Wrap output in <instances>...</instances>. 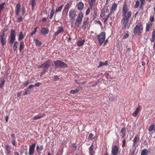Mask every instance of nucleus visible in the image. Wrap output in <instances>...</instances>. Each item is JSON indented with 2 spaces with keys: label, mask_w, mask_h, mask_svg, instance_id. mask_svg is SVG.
<instances>
[{
  "label": "nucleus",
  "mask_w": 155,
  "mask_h": 155,
  "mask_svg": "<svg viewBox=\"0 0 155 155\" xmlns=\"http://www.w3.org/2000/svg\"><path fill=\"white\" fill-rule=\"evenodd\" d=\"M128 8L126 4H124L122 10V16L123 18L121 19V23L122 25V29H124L127 28H129L130 25H129V19L132 15V12L128 11Z\"/></svg>",
  "instance_id": "obj_1"
},
{
  "label": "nucleus",
  "mask_w": 155,
  "mask_h": 155,
  "mask_svg": "<svg viewBox=\"0 0 155 155\" xmlns=\"http://www.w3.org/2000/svg\"><path fill=\"white\" fill-rule=\"evenodd\" d=\"M16 39V33L15 30L14 29H12L11 31L10 35L8 38L9 43L12 44L14 43L13 46V49L14 51L17 50L18 43L17 41H14Z\"/></svg>",
  "instance_id": "obj_2"
},
{
  "label": "nucleus",
  "mask_w": 155,
  "mask_h": 155,
  "mask_svg": "<svg viewBox=\"0 0 155 155\" xmlns=\"http://www.w3.org/2000/svg\"><path fill=\"white\" fill-rule=\"evenodd\" d=\"M143 26L140 22L138 23L134 29V33L135 35H140L143 31Z\"/></svg>",
  "instance_id": "obj_3"
},
{
  "label": "nucleus",
  "mask_w": 155,
  "mask_h": 155,
  "mask_svg": "<svg viewBox=\"0 0 155 155\" xmlns=\"http://www.w3.org/2000/svg\"><path fill=\"white\" fill-rule=\"evenodd\" d=\"M52 61L50 60L46 61L43 64L38 66V68H42L43 69L48 71L51 66Z\"/></svg>",
  "instance_id": "obj_4"
},
{
  "label": "nucleus",
  "mask_w": 155,
  "mask_h": 155,
  "mask_svg": "<svg viewBox=\"0 0 155 155\" xmlns=\"http://www.w3.org/2000/svg\"><path fill=\"white\" fill-rule=\"evenodd\" d=\"M84 15L82 12L79 13L74 22V25L76 27H79L82 21Z\"/></svg>",
  "instance_id": "obj_5"
},
{
  "label": "nucleus",
  "mask_w": 155,
  "mask_h": 155,
  "mask_svg": "<svg viewBox=\"0 0 155 155\" xmlns=\"http://www.w3.org/2000/svg\"><path fill=\"white\" fill-rule=\"evenodd\" d=\"M69 15L70 19L71 21V23H73L77 16L76 11L73 9H71L69 11Z\"/></svg>",
  "instance_id": "obj_6"
},
{
  "label": "nucleus",
  "mask_w": 155,
  "mask_h": 155,
  "mask_svg": "<svg viewBox=\"0 0 155 155\" xmlns=\"http://www.w3.org/2000/svg\"><path fill=\"white\" fill-rule=\"evenodd\" d=\"M56 68H67L68 65L65 62L60 61L57 60L54 61Z\"/></svg>",
  "instance_id": "obj_7"
},
{
  "label": "nucleus",
  "mask_w": 155,
  "mask_h": 155,
  "mask_svg": "<svg viewBox=\"0 0 155 155\" xmlns=\"http://www.w3.org/2000/svg\"><path fill=\"white\" fill-rule=\"evenodd\" d=\"M105 38V33L102 32L98 35V39L100 43V45H101L104 41Z\"/></svg>",
  "instance_id": "obj_8"
},
{
  "label": "nucleus",
  "mask_w": 155,
  "mask_h": 155,
  "mask_svg": "<svg viewBox=\"0 0 155 155\" xmlns=\"http://www.w3.org/2000/svg\"><path fill=\"white\" fill-rule=\"evenodd\" d=\"M140 1V8L141 9L142 8L143 6L144 5L145 0H140L139 1H137L134 5L135 8H137L139 7Z\"/></svg>",
  "instance_id": "obj_9"
},
{
  "label": "nucleus",
  "mask_w": 155,
  "mask_h": 155,
  "mask_svg": "<svg viewBox=\"0 0 155 155\" xmlns=\"http://www.w3.org/2000/svg\"><path fill=\"white\" fill-rule=\"evenodd\" d=\"M35 145L36 144L34 143L29 146L28 153L29 155H32L34 153Z\"/></svg>",
  "instance_id": "obj_10"
},
{
  "label": "nucleus",
  "mask_w": 155,
  "mask_h": 155,
  "mask_svg": "<svg viewBox=\"0 0 155 155\" xmlns=\"http://www.w3.org/2000/svg\"><path fill=\"white\" fill-rule=\"evenodd\" d=\"M119 152L118 147L116 145L112 148L111 153L112 155H117Z\"/></svg>",
  "instance_id": "obj_11"
},
{
  "label": "nucleus",
  "mask_w": 155,
  "mask_h": 155,
  "mask_svg": "<svg viewBox=\"0 0 155 155\" xmlns=\"http://www.w3.org/2000/svg\"><path fill=\"white\" fill-rule=\"evenodd\" d=\"M72 5V3H68L67 4V5H65V7L64 8L63 10L62 13L63 14H64L66 13V14H67L68 9L70 8L71 7V5Z\"/></svg>",
  "instance_id": "obj_12"
},
{
  "label": "nucleus",
  "mask_w": 155,
  "mask_h": 155,
  "mask_svg": "<svg viewBox=\"0 0 155 155\" xmlns=\"http://www.w3.org/2000/svg\"><path fill=\"white\" fill-rule=\"evenodd\" d=\"M21 8V4L20 3H18L16 6L15 12L17 15H18L19 13Z\"/></svg>",
  "instance_id": "obj_13"
},
{
  "label": "nucleus",
  "mask_w": 155,
  "mask_h": 155,
  "mask_svg": "<svg viewBox=\"0 0 155 155\" xmlns=\"http://www.w3.org/2000/svg\"><path fill=\"white\" fill-rule=\"evenodd\" d=\"M5 153L7 154H9L11 153V147L8 145L5 146Z\"/></svg>",
  "instance_id": "obj_14"
},
{
  "label": "nucleus",
  "mask_w": 155,
  "mask_h": 155,
  "mask_svg": "<svg viewBox=\"0 0 155 155\" xmlns=\"http://www.w3.org/2000/svg\"><path fill=\"white\" fill-rule=\"evenodd\" d=\"M58 30L54 34L55 36H58L60 33L63 32L64 31L63 28L61 27H58Z\"/></svg>",
  "instance_id": "obj_15"
},
{
  "label": "nucleus",
  "mask_w": 155,
  "mask_h": 155,
  "mask_svg": "<svg viewBox=\"0 0 155 155\" xmlns=\"http://www.w3.org/2000/svg\"><path fill=\"white\" fill-rule=\"evenodd\" d=\"M94 143H92L91 145L89 148V153L91 154H95V151L94 150Z\"/></svg>",
  "instance_id": "obj_16"
},
{
  "label": "nucleus",
  "mask_w": 155,
  "mask_h": 155,
  "mask_svg": "<svg viewBox=\"0 0 155 155\" xmlns=\"http://www.w3.org/2000/svg\"><path fill=\"white\" fill-rule=\"evenodd\" d=\"M49 31V30L46 28H42L41 30V33L43 35H47Z\"/></svg>",
  "instance_id": "obj_17"
},
{
  "label": "nucleus",
  "mask_w": 155,
  "mask_h": 155,
  "mask_svg": "<svg viewBox=\"0 0 155 155\" xmlns=\"http://www.w3.org/2000/svg\"><path fill=\"white\" fill-rule=\"evenodd\" d=\"M84 6V4L82 2L78 3L76 5L78 9L80 11H81L83 9Z\"/></svg>",
  "instance_id": "obj_18"
},
{
  "label": "nucleus",
  "mask_w": 155,
  "mask_h": 155,
  "mask_svg": "<svg viewBox=\"0 0 155 155\" xmlns=\"http://www.w3.org/2000/svg\"><path fill=\"white\" fill-rule=\"evenodd\" d=\"M140 106H139L136 108L135 111L133 113L132 115L134 117H136L137 116V114H138V113L140 111Z\"/></svg>",
  "instance_id": "obj_19"
},
{
  "label": "nucleus",
  "mask_w": 155,
  "mask_h": 155,
  "mask_svg": "<svg viewBox=\"0 0 155 155\" xmlns=\"http://www.w3.org/2000/svg\"><path fill=\"white\" fill-rule=\"evenodd\" d=\"M153 25V23L148 22L146 25V31L148 32L150 30V28L152 27Z\"/></svg>",
  "instance_id": "obj_20"
},
{
  "label": "nucleus",
  "mask_w": 155,
  "mask_h": 155,
  "mask_svg": "<svg viewBox=\"0 0 155 155\" xmlns=\"http://www.w3.org/2000/svg\"><path fill=\"white\" fill-rule=\"evenodd\" d=\"M88 19L89 18H87L86 20L83 22V24L81 26V28H82L83 29H85L86 28V26L88 24Z\"/></svg>",
  "instance_id": "obj_21"
},
{
  "label": "nucleus",
  "mask_w": 155,
  "mask_h": 155,
  "mask_svg": "<svg viewBox=\"0 0 155 155\" xmlns=\"http://www.w3.org/2000/svg\"><path fill=\"white\" fill-rule=\"evenodd\" d=\"M85 41L84 39H79L78 40L77 42V45L79 46H82L84 44Z\"/></svg>",
  "instance_id": "obj_22"
},
{
  "label": "nucleus",
  "mask_w": 155,
  "mask_h": 155,
  "mask_svg": "<svg viewBox=\"0 0 155 155\" xmlns=\"http://www.w3.org/2000/svg\"><path fill=\"white\" fill-rule=\"evenodd\" d=\"M108 64V62L107 61H105L104 62H103L102 61H100L99 63V64L98 66V68H99L103 65H107Z\"/></svg>",
  "instance_id": "obj_23"
},
{
  "label": "nucleus",
  "mask_w": 155,
  "mask_h": 155,
  "mask_svg": "<svg viewBox=\"0 0 155 155\" xmlns=\"http://www.w3.org/2000/svg\"><path fill=\"white\" fill-rule=\"evenodd\" d=\"M25 37V36L23 35V32L22 31L19 33V34L18 36V40L19 41L22 40Z\"/></svg>",
  "instance_id": "obj_24"
},
{
  "label": "nucleus",
  "mask_w": 155,
  "mask_h": 155,
  "mask_svg": "<svg viewBox=\"0 0 155 155\" xmlns=\"http://www.w3.org/2000/svg\"><path fill=\"white\" fill-rule=\"evenodd\" d=\"M30 4L32 6V10H33L35 7L36 5V0H31L30 1Z\"/></svg>",
  "instance_id": "obj_25"
},
{
  "label": "nucleus",
  "mask_w": 155,
  "mask_h": 155,
  "mask_svg": "<svg viewBox=\"0 0 155 155\" xmlns=\"http://www.w3.org/2000/svg\"><path fill=\"white\" fill-rule=\"evenodd\" d=\"M24 48V43L23 41H21L20 43V45L19 47V51L21 52Z\"/></svg>",
  "instance_id": "obj_26"
},
{
  "label": "nucleus",
  "mask_w": 155,
  "mask_h": 155,
  "mask_svg": "<svg viewBox=\"0 0 155 155\" xmlns=\"http://www.w3.org/2000/svg\"><path fill=\"white\" fill-rule=\"evenodd\" d=\"M155 39V30H153L152 35V38L150 39V41L151 42H153Z\"/></svg>",
  "instance_id": "obj_27"
},
{
  "label": "nucleus",
  "mask_w": 155,
  "mask_h": 155,
  "mask_svg": "<svg viewBox=\"0 0 155 155\" xmlns=\"http://www.w3.org/2000/svg\"><path fill=\"white\" fill-rule=\"evenodd\" d=\"M45 114H42V115H39L38 114L36 116H35L33 117V120H36L38 119H40L41 117H43L44 115Z\"/></svg>",
  "instance_id": "obj_28"
},
{
  "label": "nucleus",
  "mask_w": 155,
  "mask_h": 155,
  "mask_svg": "<svg viewBox=\"0 0 155 155\" xmlns=\"http://www.w3.org/2000/svg\"><path fill=\"white\" fill-rule=\"evenodd\" d=\"M63 6L64 5H62L60 7L56 8L55 10V13H57L58 12H61L63 8Z\"/></svg>",
  "instance_id": "obj_29"
},
{
  "label": "nucleus",
  "mask_w": 155,
  "mask_h": 155,
  "mask_svg": "<svg viewBox=\"0 0 155 155\" xmlns=\"http://www.w3.org/2000/svg\"><path fill=\"white\" fill-rule=\"evenodd\" d=\"M138 139V137L137 136H136L134 138L133 140V147H135L136 143L137 142Z\"/></svg>",
  "instance_id": "obj_30"
},
{
  "label": "nucleus",
  "mask_w": 155,
  "mask_h": 155,
  "mask_svg": "<svg viewBox=\"0 0 155 155\" xmlns=\"http://www.w3.org/2000/svg\"><path fill=\"white\" fill-rule=\"evenodd\" d=\"M0 42L2 46H4L6 44V42L5 38H1Z\"/></svg>",
  "instance_id": "obj_31"
},
{
  "label": "nucleus",
  "mask_w": 155,
  "mask_h": 155,
  "mask_svg": "<svg viewBox=\"0 0 155 155\" xmlns=\"http://www.w3.org/2000/svg\"><path fill=\"white\" fill-rule=\"evenodd\" d=\"M80 90V89L79 88H77L75 90H72L70 91V93L73 94H75V93H78Z\"/></svg>",
  "instance_id": "obj_32"
},
{
  "label": "nucleus",
  "mask_w": 155,
  "mask_h": 155,
  "mask_svg": "<svg viewBox=\"0 0 155 155\" xmlns=\"http://www.w3.org/2000/svg\"><path fill=\"white\" fill-rule=\"evenodd\" d=\"M117 5L116 3H114L112 5L111 10L115 11L117 9Z\"/></svg>",
  "instance_id": "obj_33"
},
{
  "label": "nucleus",
  "mask_w": 155,
  "mask_h": 155,
  "mask_svg": "<svg viewBox=\"0 0 155 155\" xmlns=\"http://www.w3.org/2000/svg\"><path fill=\"white\" fill-rule=\"evenodd\" d=\"M34 40L35 41V44L36 45L38 46H41V43L37 39H35Z\"/></svg>",
  "instance_id": "obj_34"
},
{
  "label": "nucleus",
  "mask_w": 155,
  "mask_h": 155,
  "mask_svg": "<svg viewBox=\"0 0 155 155\" xmlns=\"http://www.w3.org/2000/svg\"><path fill=\"white\" fill-rule=\"evenodd\" d=\"M97 0H88L90 6L92 8L93 5L95 3Z\"/></svg>",
  "instance_id": "obj_35"
},
{
  "label": "nucleus",
  "mask_w": 155,
  "mask_h": 155,
  "mask_svg": "<svg viewBox=\"0 0 155 155\" xmlns=\"http://www.w3.org/2000/svg\"><path fill=\"white\" fill-rule=\"evenodd\" d=\"M94 135L91 133L88 136V139L89 140H92L93 139H94Z\"/></svg>",
  "instance_id": "obj_36"
},
{
  "label": "nucleus",
  "mask_w": 155,
  "mask_h": 155,
  "mask_svg": "<svg viewBox=\"0 0 155 155\" xmlns=\"http://www.w3.org/2000/svg\"><path fill=\"white\" fill-rule=\"evenodd\" d=\"M43 146L42 145L39 147L38 146H37L36 147V150L37 152L38 153L41 150L43 149Z\"/></svg>",
  "instance_id": "obj_37"
},
{
  "label": "nucleus",
  "mask_w": 155,
  "mask_h": 155,
  "mask_svg": "<svg viewBox=\"0 0 155 155\" xmlns=\"http://www.w3.org/2000/svg\"><path fill=\"white\" fill-rule=\"evenodd\" d=\"M105 13H106L104 10L103 9L101 11V14H100V16L101 18H103L104 17L105 15Z\"/></svg>",
  "instance_id": "obj_38"
},
{
  "label": "nucleus",
  "mask_w": 155,
  "mask_h": 155,
  "mask_svg": "<svg viewBox=\"0 0 155 155\" xmlns=\"http://www.w3.org/2000/svg\"><path fill=\"white\" fill-rule=\"evenodd\" d=\"M147 150L146 149L143 150L141 152V155H147Z\"/></svg>",
  "instance_id": "obj_39"
},
{
  "label": "nucleus",
  "mask_w": 155,
  "mask_h": 155,
  "mask_svg": "<svg viewBox=\"0 0 155 155\" xmlns=\"http://www.w3.org/2000/svg\"><path fill=\"white\" fill-rule=\"evenodd\" d=\"M38 28V27L37 26L36 28L34 29V30L33 31H32L31 33L30 34V35L31 36H33L34 34H35L37 31V29Z\"/></svg>",
  "instance_id": "obj_40"
},
{
  "label": "nucleus",
  "mask_w": 155,
  "mask_h": 155,
  "mask_svg": "<svg viewBox=\"0 0 155 155\" xmlns=\"http://www.w3.org/2000/svg\"><path fill=\"white\" fill-rule=\"evenodd\" d=\"M154 127V125L153 124H152L150 125L148 129V131L150 132L152 131Z\"/></svg>",
  "instance_id": "obj_41"
},
{
  "label": "nucleus",
  "mask_w": 155,
  "mask_h": 155,
  "mask_svg": "<svg viewBox=\"0 0 155 155\" xmlns=\"http://www.w3.org/2000/svg\"><path fill=\"white\" fill-rule=\"evenodd\" d=\"M110 16L109 15H107L106 17L105 18L104 21V23L105 24H107V21L108 20V19L110 17Z\"/></svg>",
  "instance_id": "obj_42"
},
{
  "label": "nucleus",
  "mask_w": 155,
  "mask_h": 155,
  "mask_svg": "<svg viewBox=\"0 0 155 155\" xmlns=\"http://www.w3.org/2000/svg\"><path fill=\"white\" fill-rule=\"evenodd\" d=\"M5 3L4 2L2 4L0 5V17L1 16V13L2 11V10L4 8V5H5Z\"/></svg>",
  "instance_id": "obj_43"
},
{
  "label": "nucleus",
  "mask_w": 155,
  "mask_h": 155,
  "mask_svg": "<svg viewBox=\"0 0 155 155\" xmlns=\"http://www.w3.org/2000/svg\"><path fill=\"white\" fill-rule=\"evenodd\" d=\"M25 91L23 93V95L30 94V92L28 89H25Z\"/></svg>",
  "instance_id": "obj_44"
},
{
  "label": "nucleus",
  "mask_w": 155,
  "mask_h": 155,
  "mask_svg": "<svg viewBox=\"0 0 155 155\" xmlns=\"http://www.w3.org/2000/svg\"><path fill=\"white\" fill-rule=\"evenodd\" d=\"M93 19H94V20L96 18H97V12L95 10H94V14H93Z\"/></svg>",
  "instance_id": "obj_45"
},
{
  "label": "nucleus",
  "mask_w": 155,
  "mask_h": 155,
  "mask_svg": "<svg viewBox=\"0 0 155 155\" xmlns=\"http://www.w3.org/2000/svg\"><path fill=\"white\" fill-rule=\"evenodd\" d=\"M5 80H3L2 81H1V82L0 84V88L4 86L5 84Z\"/></svg>",
  "instance_id": "obj_46"
},
{
  "label": "nucleus",
  "mask_w": 155,
  "mask_h": 155,
  "mask_svg": "<svg viewBox=\"0 0 155 155\" xmlns=\"http://www.w3.org/2000/svg\"><path fill=\"white\" fill-rule=\"evenodd\" d=\"M126 128L125 127L123 128L121 130V132L122 134H126Z\"/></svg>",
  "instance_id": "obj_47"
},
{
  "label": "nucleus",
  "mask_w": 155,
  "mask_h": 155,
  "mask_svg": "<svg viewBox=\"0 0 155 155\" xmlns=\"http://www.w3.org/2000/svg\"><path fill=\"white\" fill-rule=\"evenodd\" d=\"M122 147L123 148H124L125 147V144L126 143V140L125 138H124L122 141Z\"/></svg>",
  "instance_id": "obj_48"
},
{
  "label": "nucleus",
  "mask_w": 155,
  "mask_h": 155,
  "mask_svg": "<svg viewBox=\"0 0 155 155\" xmlns=\"http://www.w3.org/2000/svg\"><path fill=\"white\" fill-rule=\"evenodd\" d=\"M154 18L153 16H150L149 19L150 21V23H153V22L154 21Z\"/></svg>",
  "instance_id": "obj_49"
},
{
  "label": "nucleus",
  "mask_w": 155,
  "mask_h": 155,
  "mask_svg": "<svg viewBox=\"0 0 155 155\" xmlns=\"http://www.w3.org/2000/svg\"><path fill=\"white\" fill-rule=\"evenodd\" d=\"M54 12L51 11V13L50 14V19H51L53 18L54 15Z\"/></svg>",
  "instance_id": "obj_50"
},
{
  "label": "nucleus",
  "mask_w": 155,
  "mask_h": 155,
  "mask_svg": "<svg viewBox=\"0 0 155 155\" xmlns=\"http://www.w3.org/2000/svg\"><path fill=\"white\" fill-rule=\"evenodd\" d=\"M54 12L51 11V13L50 14V19H51L53 18L54 15Z\"/></svg>",
  "instance_id": "obj_51"
},
{
  "label": "nucleus",
  "mask_w": 155,
  "mask_h": 155,
  "mask_svg": "<svg viewBox=\"0 0 155 155\" xmlns=\"http://www.w3.org/2000/svg\"><path fill=\"white\" fill-rule=\"evenodd\" d=\"M47 71L46 70H44V69H43V71H42L41 73V74H40V76L41 77L43 75H44V74H45L46 72Z\"/></svg>",
  "instance_id": "obj_52"
},
{
  "label": "nucleus",
  "mask_w": 155,
  "mask_h": 155,
  "mask_svg": "<svg viewBox=\"0 0 155 155\" xmlns=\"http://www.w3.org/2000/svg\"><path fill=\"white\" fill-rule=\"evenodd\" d=\"M58 77L57 75H55L53 79V81H56L58 80Z\"/></svg>",
  "instance_id": "obj_53"
},
{
  "label": "nucleus",
  "mask_w": 155,
  "mask_h": 155,
  "mask_svg": "<svg viewBox=\"0 0 155 155\" xmlns=\"http://www.w3.org/2000/svg\"><path fill=\"white\" fill-rule=\"evenodd\" d=\"M22 17L20 16H19L18 18V19H17V21L19 22H21L22 21Z\"/></svg>",
  "instance_id": "obj_54"
},
{
  "label": "nucleus",
  "mask_w": 155,
  "mask_h": 155,
  "mask_svg": "<svg viewBox=\"0 0 155 155\" xmlns=\"http://www.w3.org/2000/svg\"><path fill=\"white\" fill-rule=\"evenodd\" d=\"M90 12V9L89 8H87L86 12V15H88L89 14Z\"/></svg>",
  "instance_id": "obj_55"
},
{
  "label": "nucleus",
  "mask_w": 155,
  "mask_h": 155,
  "mask_svg": "<svg viewBox=\"0 0 155 155\" xmlns=\"http://www.w3.org/2000/svg\"><path fill=\"white\" fill-rule=\"evenodd\" d=\"M12 144L14 146H16L15 140H12Z\"/></svg>",
  "instance_id": "obj_56"
},
{
  "label": "nucleus",
  "mask_w": 155,
  "mask_h": 155,
  "mask_svg": "<svg viewBox=\"0 0 155 155\" xmlns=\"http://www.w3.org/2000/svg\"><path fill=\"white\" fill-rule=\"evenodd\" d=\"M41 84V83L39 82H38L35 84V85H34V86L38 87H39Z\"/></svg>",
  "instance_id": "obj_57"
},
{
  "label": "nucleus",
  "mask_w": 155,
  "mask_h": 155,
  "mask_svg": "<svg viewBox=\"0 0 155 155\" xmlns=\"http://www.w3.org/2000/svg\"><path fill=\"white\" fill-rule=\"evenodd\" d=\"M25 9L24 7L22 8V15H23L25 13Z\"/></svg>",
  "instance_id": "obj_58"
},
{
  "label": "nucleus",
  "mask_w": 155,
  "mask_h": 155,
  "mask_svg": "<svg viewBox=\"0 0 155 155\" xmlns=\"http://www.w3.org/2000/svg\"><path fill=\"white\" fill-rule=\"evenodd\" d=\"M128 36H129L128 34L127 33H126V34H124V36H123V38H124L126 39V38H127V37H128Z\"/></svg>",
  "instance_id": "obj_59"
},
{
  "label": "nucleus",
  "mask_w": 155,
  "mask_h": 155,
  "mask_svg": "<svg viewBox=\"0 0 155 155\" xmlns=\"http://www.w3.org/2000/svg\"><path fill=\"white\" fill-rule=\"evenodd\" d=\"M106 13H107L109 12V9L108 8H103Z\"/></svg>",
  "instance_id": "obj_60"
},
{
  "label": "nucleus",
  "mask_w": 155,
  "mask_h": 155,
  "mask_svg": "<svg viewBox=\"0 0 155 155\" xmlns=\"http://www.w3.org/2000/svg\"><path fill=\"white\" fill-rule=\"evenodd\" d=\"M29 83V82L28 81H26L24 84V86H25L27 85Z\"/></svg>",
  "instance_id": "obj_61"
},
{
  "label": "nucleus",
  "mask_w": 155,
  "mask_h": 155,
  "mask_svg": "<svg viewBox=\"0 0 155 155\" xmlns=\"http://www.w3.org/2000/svg\"><path fill=\"white\" fill-rule=\"evenodd\" d=\"M21 91H20L18 92L17 94V97H19L21 95Z\"/></svg>",
  "instance_id": "obj_62"
},
{
  "label": "nucleus",
  "mask_w": 155,
  "mask_h": 155,
  "mask_svg": "<svg viewBox=\"0 0 155 155\" xmlns=\"http://www.w3.org/2000/svg\"><path fill=\"white\" fill-rule=\"evenodd\" d=\"M96 23L97 24H99L100 26H101L102 25L101 23L99 20L97 21Z\"/></svg>",
  "instance_id": "obj_63"
},
{
  "label": "nucleus",
  "mask_w": 155,
  "mask_h": 155,
  "mask_svg": "<svg viewBox=\"0 0 155 155\" xmlns=\"http://www.w3.org/2000/svg\"><path fill=\"white\" fill-rule=\"evenodd\" d=\"M114 11H112V10H110V13L108 14V15H109L110 16H111L112 14L114 13Z\"/></svg>",
  "instance_id": "obj_64"
}]
</instances>
